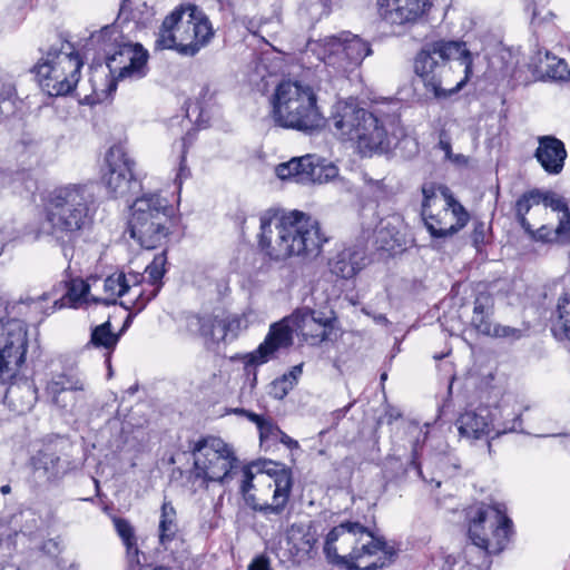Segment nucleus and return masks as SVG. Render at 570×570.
<instances>
[{"mask_svg": "<svg viewBox=\"0 0 570 570\" xmlns=\"http://www.w3.org/2000/svg\"><path fill=\"white\" fill-rule=\"evenodd\" d=\"M472 55L465 43L438 40L425 43L413 61V85L423 99L458 92L472 75Z\"/></svg>", "mask_w": 570, "mask_h": 570, "instance_id": "obj_1", "label": "nucleus"}, {"mask_svg": "<svg viewBox=\"0 0 570 570\" xmlns=\"http://www.w3.org/2000/svg\"><path fill=\"white\" fill-rule=\"evenodd\" d=\"M259 228L258 248L273 262H284L291 257L312 262L327 243L320 223L298 210L282 216L265 213L259 218Z\"/></svg>", "mask_w": 570, "mask_h": 570, "instance_id": "obj_2", "label": "nucleus"}, {"mask_svg": "<svg viewBox=\"0 0 570 570\" xmlns=\"http://www.w3.org/2000/svg\"><path fill=\"white\" fill-rule=\"evenodd\" d=\"M331 120L338 138L350 141L361 157L390 151L403 135L395 117L379 109L358 107L353 100L337 101Z\"/></svg>", "mask_w": 570, "mask_h": 570, "instance_id": "obj_3", "label": "nucleus"}, {"mask_svg": "<svg viewBox=\"0 0 570 570\" xmlns=\"http://www.w3.org/2000/svg\"><path fill=\"white\" fill-rule=\"evenodd\" d=\"M324 553L333 564L347 570H377L389 566L395 550L357 521L335 525L325 538Z\"/></svg>", "mask_w": 570, "mask_h": 570, "instance_id": "obj_4", "label": "nucleus"}, {"mask_svg": "<svg viewBox=\"0 0 570 570\" xmlns=\"http://www.w3.org/2000/svg\"><path fill=\"white\" fill-rule=\"evenodd\" d=\"M95 194L89 184H68L55 188L46 199L39 234L63 244L90 227L95 215Z\"/></svg>", "mask_w": 570, "mask_h": 570, "instance_id": "obj_5", "label": "nucleus"}, {"mask_svg": "<svg viewBox=\"0 0 570 570\" xmlns=\"http://www.w3.org/2000/svg\"><path fill=\"white\" fill-rule=\"evenodd\" d=\"M334 322L335 318L324 317L321 312L302 308L272 324L258 347L242 356L246 374L253 376L252 385L256 383V368L273 360L278 350L291 346L294 333L301 335L311 345H316L330 340Z\"/></svg>", "mask_w": 570, "mask_h": 570, "instance_id": "obj_6", "label": "nucleus"}, {"mask_svg": "<svg viewBox=\"0 0 570 570\" xmlns=\"http://www.w3.org/2000/svg\"><path fill=\"white\" fill-rule=\"evenodd\" d=\"M87 52L94 50L99 60L104 59L110 79L101 89H95L97 101L108 98L116 91L120 80H137L146 76L148 52L140 43L129 40L118 26L111 24L94 32L86 43Z\"/></svg>", "mask_w": 570, "mask_h": 570, "instance_id": "obj_7", "label": "nucleus"}, {"mask_svg": "<svg viewBox=\"0 0 570 570\" xmlns=\"http://www.w3.org/2000/svg\"><path fill=\"white\" fill-rule=\"evenodd\" d=\"M213 37L214 29L205 12L196 4L186 2L165 17L156 33L155 49L194 57Z\"/></svg>", "mask_w": 570, "mask_h": 570, "instance_id": "obj_8", "label": "nucleus"}, {"mask_svg": "<svg viewBox=\"0 0 570 570\" xmlns=\"http://www.w3.org/2000/svg\"><path fill=\"white\" fill-rule=\"evenodd\" d=\"M272 118L276 125L312 134L325 125L313 87L299 80H284L272 99Z\"/></svg>", "mask_w": 570, "mask_h": 570, "instance_id": "obj_9", "label": "nucleus"}, {"mask_svg": "<svg viewBox=\"0 0 570 570\" xmlns=\"http://www.w3.org/2000/svg\"><path fill=\"white\" fill-rule=\"evenodd\" d=\"M82 60L71 42L58 40L42 55L33 71L50 96L70 94L80 79Z\"/></svg>", "mask_w": 570, "mask_h": 570, "instance_id": "obj_10", "label": "nucleus"}, {"mask_svg": "<svg viewBox=\"0 0 570 570\" xmlns=\"http://www.w3.org/2000/svg\"><path fill=\"white\" fill-rule=\"evenodd\" d=\"M170 216L171 208L166 198L158 194L144 195L131 206L129 234L142 248H157L169 234Z\"/></svg>", "mask_w": 570, "mask_h": 570, "instance_id": "obj_11", "label": "nucleus"}, {"mask_svg": "<svg viewBox=\"0 0 570 570\" xmlns=\"http://www.w3.org/2000/svg\"><path fill=\"white\" fill-rule=\"evenodd\" d=\"M307 48L325 67L332 69L328 70L332 77L344 76L372 53L370 43L351 32L311 41Z\"/></svg>", "mask_w": 570, "mask_h": 570, "instance_id": "obj_12", "label": "nucleus"}, {"mask_svg": "<svg viewBox=\"0 0 570 570\" xmlns=\"http://www.w3.org/2000/svg\"><path fill=\"white\" fill-rule=\"evenodd\" d=\"M521 414L507 404L466 410L456 420L461 436L470 440H493L521 428Z\"/></svg>", "mask_w": 570, "mask_h": 570, "instance_id": "obj_13", "label": "nucleus"}, {"mask_svg": "<svg viewBox=\"0 0 570 570\" xmlns=\"http://www.w3.org/2000/svg\"><path fill=\"white\" fill-rule=\"evenodd\" d=\"M441 194L444 204L438 213H434L440 202L436 195V187L431 183L423 184L422 186L421 215L429 233L434 238H445L456 234L468 224L470 218L469 213L448 188H442Z\"/></svg>", "mask_w": 570, "mask_h": 570, "instance_id": "obj_14", "label": "nucleus"}, {"mask_svg": "<svg viewBox=\"0 0 570 570\" xmlns=\"http://www.w3.org/2000/svg\"><path fill=\"white\" fill-rule=\"evenodd\" d=\"M194 469L191 474L203 482L228 483L238 471V460L222 439L207 436L191 448Z\"/></svg>", "mask_w": 570, "mask_h": 570, "instance_id": "obj_15", "label": "nucleus"}, {"mask_svg": "<svg viewBox=\"0 0 570 570\" xmlns=\"http://www.w3.org/2000/svg\"><path fill=\"white\" fill-rule=\"evenodd\" d=\"M29 328L24 321L0 317V383L14 379L26 363Z\"/></svg>", "mask_w": 570, "mask_h": 570, "instance_id": "obj_16", "label": "nucleus"}, {"mask_svg": "<svg viewBox=\"0 0 570 570\" xmlns=\"http://www.w3.org/2000/svg\"><path fill=\"white\" fill-rule=\"evenodd\" d=\"M512 521L497 507H481L471 519L469 537L488 553H500L510 540Z\"/></svg>", "mask_w": 570, "mask_h": 570, "instance_id": "obj_17", "label": "nucleus"}, {"mask_svg": "<svg viewBox=\"0 0 570 570\" xmlns=\"http://www.w3.org/2000/svg\"><path fill=\"white\" fill-rule=\"evenodd\" d=\"M144 278V275L136 273H115L104 281L105 296L92 299L110 305L116 304L118 298H124L120 305L125 308L141 311L157 295V289H153L148 296H145V291L141 287Z\"/></svg>", "mask_w": 570, "mask_h": 570, "instance_id": "obj_18", "label": "nucleus"}, {"mask_svg": "<svg viewBox=\"0 0 570 570\" xmlns=\"http://www.w3.org/2000/svg\"><path fill=\"white\" fill-rule=\"evenodd\" d=\"M275 173L282 180L291 179L297 184H326L338 176V168L314 155L292 158L279 164Z\"/></svg>", "mask_w": 570, "mask_h": 570, "instance_id": "obj_19", "label": "nucleus"}, {"mask_svg": "<svg viewBox=\"0 0 570 570\" xmlns=\"http://www.w3.org/2000/svg\"><path fill=\"white\" fill-rule=\"evenodd\" d=\"M102 180L114 197L128 195L138 183L134 174V160L121 145H114L106 154Z\"/></svg>", "mask_w": 570, "mask_h": 570, "instance_id": "obj_20", "label": "nucleus"}, {"mask_svg": "<svg viewBox=\"0 0 570 570\" xmlns=\"http://www.w3.org/2000/svg\"><path fill=\"white\" fill-rule=\"evenodd\" d=\"M433 6V0H377V14L399 32L417 23Z\"/></svg>", "mask_w": 570, "mask_h": 570, "instance_id": "obj_21", "label": "nucleus"}, {"mask_svg": "<svg viewBox=\"0 0 570 570\" xmlns=\"http://www.w3.org/2000/svg\"><path fill=\"white\" fill-rule=\"evenodd\" d=\"M85 390L86 381L79 374L57 373L47 381L45 397L59 411L72 413Z\"/></svg>", "mask_w": 570, "mask_h": 570, "instance_id": "obj_22", "label": "nucleus"}, {"mask_svg": "<svg viewBox=\"0 0 570 570\" xmlns=\"http://www.w3.org/2000/svg\"><path fill=\"white\" fill-rule=\"evenodd\" d=\"M268 475L272 479L268 487L274 488L272 503L259 504L256 502L254 494H250L249 492L243 494L246 504L265 517L271 514L278 515L284 511L289 500L293 487L292 472L285 468L273 471L271 470L268 471Z\"/></svg>", "mask_w": 570, "mask_h": 570, "instance_id": "obj_23", "label": "nucleus"}, {"mask_svg": "<svg viewBox=\"0 0 570 570\" xmlns=\"http://www.w3.org/2000/svg\"><path fill=\"white\" fill-rule=\"evenodd\" d=\"M286 551L293 562L303 563L316 554L317 533L311 523H293L286 530Z\"/></svg>", "mask_w": 570, "mask_h": 570, "instance_id": "obj_24", "label": "nucleus"}, {"mask_svg": "<svg viewBox=\"0 0 570 570\" xmlns=\"http://www.w3.org/2000/svg\"><path fill=\"white\" fill-rule=\"evenodd\" d=\"M53 299L55 298L49 293H45L37 298L28 297L12 303H7L3 299H0V317L7 316L24 321L27 325L28 322H40L43 316L49 315L55 311L51 309L52 305L46 306L48 301Z\"/></svg>", "mask_w": 570, "mask_h": 570, "instance_id": "obj_25", "label": "nucleus"}, {"mask_svg": "<svg viewBox=\"0 0 570 570\" xmlns=\"http://www.w3.org/2000/svg\"><path fill=\"white\" fill-rule=\"evenodd\" d=\"M367 264L366 246L358 243L344 247L330 262V271L337 277L350 279Z\"/></svg>", "mask_w": 570, "mask_h": 570, "instance_id": "obj_26", "label": "nucleus"}, {"mask_svg": "<svg viewBox=\"0 0 570 570\" xmlns=\"http://www.w3.org/2000/svg\"><path fill=\"white\" fill-rule=\"evenodd\" d=\"M6 384L9 385L3 402L8 409L17 414L31 411L38 399L35 382L28 377H20L18 374Z\"/></svg>", "mask_w": 570, "mask_h": 570, "instance_id": "obj_27", "label": "nucleus"}, {"mask_svg": "<svg viewBox=\"0 0 570 570\" xmlns=\"http://www.w3.org/2000/svg\"><path fill=\"white\" fill-rule=\"evenodd\" d=\"M538 144L534 153L538 163L548 174H560L567 158L564 144L554 136H540L538 137Z\"/></svg>", "mask_w": 570, "mask_h": 570, "instance_id": "obj_28", "label": "nucleus"}, {"mask_svg": "<svg viewBox=\"0 0 570 570\" xmlns=\"http://www.w3.org/2000/svg\"><path fill=\"white\" fill-rule=\"evenodd\" d=\"M538 79L552 81L570 80V69L564 59L551 55L549 51L538 50L529 63Z\"/></svg>", "mask_w": 570, "mask_h": 570, "instance_id": "obj_29", "label": "nucleus"}, {"mask_svg": "<svg viewBox=\"0 0 570 570\" xmlns=\"http://www.w3.org/2000/svg\"><path fill=\"white\" fill-rule=\"evenodd\" d=\"M186 330L202 337L207 347L227 341L224 320L219 317L189 315L186 317Z\"/></svg>", "mask_w": 570, "mask_h": 570, "instance_id": "obj_30", "label": "nucleus"}, {"mask_svg": "<svg viewBox=\"0 0 570 570\" xmlns=\"http://www.w3.org/2000/svg\"><path fill=\"white\" fill-rule=\"evenodd\" d=\"M157 537L159 547L165 551H173L181 541L177 513L170 502L165 501L160 508Z\"/></svg>", "mask_w": 570, "mask_h": 570, "instance_id": "obj_31", "label": "nucleus"}, {"mask_svg": "<svg viewBox=\"0 0 570 570\" xmlns=\"http://www.w3.org/2000/svg\"><path fill=\"white\" fill-rule=\"evenodd\" d=\"M494 299L489 293H480L473 303L471 325L481 334L490 335L493 325Z\"/></svg>", "mask_w": 570, "mask_h": 570, "instance_id": "obj_32", "label": "nucleus"}, {"mask_svg": "<svg viewBox=\"0 0 570 570\" xmlns=\"http://www.w3.org/2000/svg\"><path fill=\"white\" fill-rule=\"evenodd\" d=\"M89 302V285L81 278H72L67 283L66 294L52 301V308H78Z\"/></svg>", "mask_w": 570, "mask_h": 570, "instance_id": "obj_33", "label": "nucleus"}, {"mask_svg": "<svg viewBox=\"0 0 570 570\" xmlns=\"http://www.w3.org/2000/svg\"><path fill=\"white\" fill-rule=\"evenodd\" d=\"M531 239L541 243H566L570 237V222H568L567 214L564 218H558V225L552 227L550 225H542L533 229L530 225V230H524Z\"/></svg>", "mask_w": 570, "mask_h": 570, "instance_id": "obj_34", "label": "nucleus"}, {"mask_svg": "<svg viewBox=\"0 0 570 570\" xmlns=\"http://www.w3.org/2000/svg\"><path fill=\"white\" fill-rule=\"evenodd\" d=\"M132 4V0H121L120 16H124L128 21H132L138 28L148 27L155 18L154 8L144 1Z\"/></svg>", "mask_w": 570, "mask_h": 570, "instance_id": "obj_35", "label": "nucleus"}, {"mask_svg": "<svg viewBox=\"0 0 570 570\" xmlns=\"http://www.w3.org/2000/svg\"><path fill=\"white\" fill-rule=\"evenodd\" d=\"M32 463L35 471L47 480L56 479L63 472L60 458L51 452H39L32 459Z\"/></svg>", "mask_w": 570, "mask_h": 570, "instance_id": "obj_36", "label": "nucleus"}, {"mask_svg": "<svg viewBox=\"0 0 570 570\" xmlns=\"http://www.w3.org/2000/svg\"><path fill=\"white\" fill-rule=\"evenodd\" d=\"M119 337L120 333L115 334L111 331L110 322L107 321L91 330L89 344L97 348H104L108 352V354H110V352L115 350Z\"/></svg>", "mask_w": 570, "mask_h": 570, "instance_id": "obj_37", "label": "nucleus"}, {"mask_svg": "<svg viewBox=\"0 0 570 570\" xmlns=\"http://www.w3.org/2000/svg\"><path fill=\"white\" fill-rule=\"evenodd\" d=\"M400 223L399 216H391L381 219L377 229L375 230L377 242L381 243V247L385 249H393V244L399 243V230L397 224Z\"/></svg>", "mask_w": 570, "mask_h": 570, "instance_id": "obj_38", "label": "nucleus"}, {"mask_svg": "<svg viewBox=\"0 0 570 570\" xmlns=\"http://www.w3.org/2000/svg\"><path fill=\"white\" fill-rule=\"evenodd\" d=\"M254 318L255 313L249 308L244 311L242 314H233L223 318L226 338L235 340L242 332L248 328Z\"/></svg>", "mask_w": 570, "mask_h": 570, "instance_id": "obj_39", "label": "nucleus"}, {"mask_svg": "<svg viewBox=\"0 0 570 570\" xmlns=\"http://www.w3.org/2000/svg\"><path fill=\"white\" fill-rule=\"evenodd\" d=\"M538 197L539 189H533L529 193L523 194L514 206L515 216L518 223L524 230H530V223L527 219L525 215L530 212L533 206H538Z\"/></svg>", "mask_w": 570, "mask_h": 570, "instance_id": "obj_40", "label": "nucleus"}, {"mask_svg": "<svg viewBox=\"0 0 570 570\" xmlns=\"http://www.w3.org/2000/svg\"><path fill=\"white\" fill-rule=\"evenodd\" d=\"M539 196L540 197H538L539 198L538 204L539 205L542 204L544 206V210H547L548 208H551L552 212H556L559 214L558 218H564V215L567 214L568 222H570V212H569L568 205L561 196L557 195L553 191H540V190H539Z\"/></svg>", "mask_w": 570, "mask_h": 570, "instance_id": "obj_41", "label": "nucleus"}, {"mask_svg": "<svg viewBox=\"0 0 570 570\" xmlns=\"http://www.w3.org/2000/svg\"><path fill=\"white\" fill-rule=\"evenodd\" d=\"M166 262L167 257L165 252H163L156 255L153 262L145 268V274L147 275L149 283L151 285H156L154 289H157V292L159 291L158 283L160 282L165 274Z\"/></svg>", "mask_w": 570, "mask_h": 570, "instance_id": "obj_42", "label": "nucleus"}, {"mask_svg": "<svg viewBox=\"0 0 570 570\" xmlns=\"http://www.w3.org/2000/svg\"><path fill=\"white\" fill-rule=\"evenodd\" d=\"M557 312L558 325L563 336L570 341V294H566L559 299Z\"/></svg>", "mask_w": 570, "mask_h": 570, "instance_id": "obj_43", "label": "nucleus"}, {"mask_svg": "<svg viewBox=\"0 0 570 570\" xmlns=\"http://www.w3.org/2000/svg\"><path fill=\"white\" fill-rule=\"evenodd\" d=\"M294 386L283 375L271 383L269 395L276 400H283Z\"/></svg>", "mask_w": 570, "mask_h": 570, "instance_id": "obj_44", "label": "nucleus"}, {"mask_svg": "<svg viewBox=\"0 0 570 570\" xmlns=\"http://www.w3.org/2000/svg\"><path fill=\"white\" fill-rule=\"evenodd\" d=\"M522 335H523V332L520 328L500 325V324H493L490 330L489 336L519 340L522 337Z\"/></svg>", "mask_w": 570, "mask_h": 570, "instance_id": "obj_45", "label": "nucleus"}, {"mask_svg": "<svg viewBox=\"0 0 570 570\" xmlns=\"http://www.w3.org/2000/svg\"><path fill=\"white\" fill-rule=\"evenodd\" d=\"M114 524L118 535L121 538L124 543L131 542L136 540L135 530L132 525L125 519L116 518L114 519Z\"/></svg>", "mask_w": 570, "mask_h": 570, "instance_id": "obj_46", "label": "nucleus"}, {"mask_svg": "<svg viewBox=\"0 0 570 570\" xmlns=\"http://www.w3.org/2000/svg\"><path fill=\"white\" fill-rule=\"evenodd\" d=\"M181 146H183V151H181V156H180L178 171H177L176 178H175V184L178 186V188L181 187L183 181L185 179H187L190 175V171L186 165V158H185V154H186V139L185 138H183Z\"/></svg>", "mask_w": 570, "mask_h": 570, "instance_id": "obj_47", "label": "nucleus"}, {"mask_svg": "<svg viewBox=\"0 0 570 570\" xmlns=\"http://www.w3.org/2000/svg\"><path fill=\"white\" fill-rule=\"evenodd\" d=\"M257 429L259 431L261 441H264L269 438L277 439L278 433L281 431V429L277 425H275L273 421L269 419H264Z\"/></svg>", "mask_w": 570, "mask_h": 570, "instance_id": "obj_48", "label": "nucleus"}, {"mask_svg": "<svg viewBox=\"0 0 570 570\" xmlns=\"http://www.w3.org/2000/svg\"><path fill=\"white\" fill-rule=\"evenodd\" d=\"M238 473H240V475H242L239 490H240L242 494H246L254 488V484H253L254 473L249 466L240 468L239 465H238V471L236 474H238Z\"/></svg>", "mask_w": 570, "mask_h": 570, "instance_id": "obj_49", "label": "nucleus"}, {"mask_svg": "<svg viewBox=\"0 0 570 570\" xmlns=\"http://www.w3.org/2000/svg\"><path fill=\"white\" fill-rule=\"evenodd\" d=\"M124 544L126 547L127 559H128L129 563L131 566L137 564L140 567L141 564H140V560H139V550H138L136 540H134L131 542L124 543Z\"/></svg>", "mask_w": 570, "mask_h": 570, "instance_id": "obj_50", "label": "nucleus"}, {"mask_svg": "<svg viewBox=\"0 0 570 570\" xmlns=\"http://www.w3.org/2000/svg\"><path fill=\"white\" fill-rule=\"evenodd\" d=\"M16 92V89L10 81V77L7 73V77L3 81H0V97L3 100L11 99Z\"/></svg>", "mask_w": 570, "mask_h": 570, "instance_id": "obj_51", "label": "nucleus"}, {"mask_svg": "<svg viewBox=\"0 0 570 570\" xmlns=\"http://www.w3.org/2000/svg\"><path fill=\"white\" fill-rule=\"evenodd\" d=\"M485 238V224L482 222H478L474 224V228L472 232V240L475 246L484 243Z\"/></svg>", "mask_w": 570, "mask_h": 570, "instance_id": "obj_52", "label": "nucleus"}, {"mask_svg": "<svg viewBox=\"0 0 570 570\" xmlns=\"http://www.w3.org/2000/svg\"><path fill=\"white\" fill-rule=\"evenodd\" d=\"M248 570H273L266 557H257L248 566Z\"/></svg>", "mask_w": 570, "mask_h": 570, "instance_id": "obj_53", "label": "nucleus"}, {"mask_svg": "<svg viewBox=\"0 0 570 570\" xmlns=\"http://www.w3.org/2000/svg\"><path fill=\"white\" fill-rule=\"evenodd\" d=\"M302 365H295L288 373H285L283 377H286L292 383V385L295 386L297 384L298 377L302 375Z\"/></svg>", "mask_w": 570, "mask_h": 570, "instance_id": "obj_54", "label": "nucleus"}, {"mask_svg": "<svg viewBox=\"0 0 570 570\" xmlns=\"http://www.w3.org/2000/svg\"><path fill=\"white\" fill-rule=\"evenodd\" d=\"M277 439H279L281 443L286 445L291 450L299 448L298 442L296 440L292 439L291 436H288L282 430L279 431Z\"/></svg>", "mask_w": 570, "mask_h": 570, "instance_id": "obj_55", "label": "nucleus"}, {"mask_svg": "<svg viewBox=\"0 0 570 570\" xmlns=\"http://www.w3.org/2000/svg\"><path fill=\"white\" fill-rule=\"evenodd\" d=\"M14 174H18V171L11 168H0V184L7 185L11 183Z\"/></svg>", "mask_w": 570, "mask_h": 570, "instance_id": "obj_56", "label": "nucleus"}, {"mask_svg": "<svg viewBox=\"0 0 570 570\" xmlns=\"http://www.w3.org/2000/svg\"><path fill=\"white\" fill-rule=\"evenodd\" d=\"M417 458H419V443L416 442V443L413 445V450H412V459H411V463H410V465L416 470L417 474H419L422 479H424V478H423V475H422V470H421L420 463H419V461H417Z\"/></svg>", "mask_w": 570, "mask_h": 570, "instance_id": "obj_57", "label": "nucleus"}, {"mask_svg": "<svg viewBox=\"0 0 570 570\" xmlns=\"http://www.w3.org/2000/svg\"><path fill=\"white\" fill-rule=\"evenodd\" d=\"M242 415L246 416L250 422L255 423L256 426L261 425L262 421L265 419L254 412L242 410Z\"/></svg>", "mask_w": 570, "mask_h": 570, "instance_id": "obj_58", "label": "nucleus"}, {"mask_svg": "<svg viewBox=\"0 0 570 570\" xmlns=\"http://www.w3.org/2000/svg\"><path fill=\"white\" fill-rule=\"evenodd\" d=\"M439 147H440V149H441V150H443V151H444L445 157H446L448 159H452V150H451V144H450V141L444 140V139H440V141H439Z\"/></svg>", "mask_w": 570, "mask_h": 570, "instance_id": "obj_59", "label": "nucleus"}, {"mask_svg": "<svg viewBox=\"0 0 570 570\" xmlns=\"http://www.w3.org/2000/svg\"><path fill=\"white\" fill-rule=\"evenodd\" d=\"M138 570H171L164 566H156V564H142Z\"/></svg>", "mask_w": 570, "mask_h": 570, "instance_id": "obj_60", "label": "nucleus"}, {"mask_svg": "<svg viewBox=\"0 0 570 570\" xmlns=\"http://www.w3.org/2000/svg\"><path fill=\"white\" fill-rule=\"evenodd\" d=\"M350 407H351V404L344 409L335 411L334 414L336 415L337 419H340L346 414V412L350 410Z\"/></svg>", "mask_w": 570, "mask_h": 570, "instance_id": "obj_61", "label": "nucleus"}, {"mask_svg": "<svg viewBox=\"0 0 570 570\" xmlns=\"http://www.w3.org/2000/svg\"><path fill=\"white\" fill-rule=\"evenodd\" d=\"M451 160H453L454 163L461 164V163H465V157L463 155H455V156L452 155Z\"/></svg>", "mask_w": 570, "mask_h": 570, "instance_id": "obj_62", "label": "nucleus"}, {"mask_svg": "<svg viewBox=\"0 0 570 570\" xmlns=\"http://www.w3.org/2000/svg\"><path fill=\"white\" fill-rule=\"evenodd\" d=\"M0 491L3 493V494H7L10 492V485H2Z\"/></svg>", "mask_w": 570, "mask_h": 570, "instance_id": "obj_63", "label": "nucleus"}, {"mask_svg": "<svg viewBox=\"0 0 570 570\" xmlns=\"http://www.w3.org/2000/svg\"><path fill=\"white\" fill-rule=\"evenodd\" d=\"M7 77V72L0 67V81H3Z\"/></svg>", "mask_w": 570, "mask_h": 570, "instance_id": "obj_64", "label": "nucleus"}]
</instances>
